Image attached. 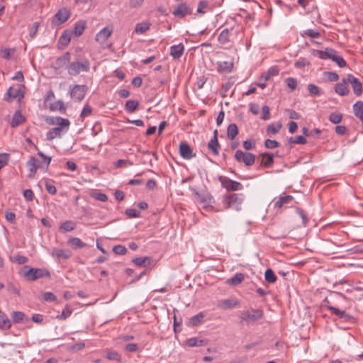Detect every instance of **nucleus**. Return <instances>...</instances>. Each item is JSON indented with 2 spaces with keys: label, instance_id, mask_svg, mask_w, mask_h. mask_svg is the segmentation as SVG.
Returning <instances> with one entry per match:
<instances>
[{
  "label": "nucleus",
  "instance_id": "1",
  "mask_svg": "<svg viewBox=\"0 0 363 363\" xmlns=\"http://www.w3.org/2000/svg\"><path fill=\"white\" fill-rule=\"evenodd\" d=\"M47 122L55 125L47 132V138L49 140L60 137L63 133H67L69 128L70 122L67 118L60 116L47 117Z\"/></svg>",
  "mask_w": 363,
  "mask_h": 363
},
{
  "label": "nucleus",
  "instance_id": "2",
  "mask_svg": "<svg viewBox=\"0 0 363 363\" xmlns=\"http://www.w3.org/2000/svg\"><path fill=\"white\" fill-rule=\"evenodd\" d=\"M244 195L242 194H226L222 197V203L226 209L232 208L236 211L241 210Z\"/></svg>",
  "mask_w": 363,
  "mask_h": 363
},
{
  "label": "nucleus",
  "instance_id": "3",
  "mask_svg": "<svg viewBox=\"0 0 363 363\" xmlns=\"http://www.w3.org/2000/svg\"><path fill=\"white\" fill-rule=\"evenodd\" d=\"M263 310L261 308H250L241 311L239 319L241 323L249 325L255 323L263 317Z\"/></svg>",
  "mask_w": 363,
  "mask_h": 363
},
{
  "label": "nucleus",
  "instance_id": "4",
  "mask_svg": "<svg viewBox=\"0 0 363 363\" xmlns=\"http://www.w3.org/2000/svg\"><path fill=\"white\" fill-rule=\"evenodd\" d=\"M318 57L322 60H332L335 62L340 67H345L346 66V62L344 58L339 55L337 52L332 48H326L325 50L318 51Z\"/></svg>",
  "mask_w": 363,
  "mask_h": 363
},
{
  "label": "nucleus",
  "instance_id": "5",
  "mask_svg": "<svg viewBox=\"0 0 363 363\" xmlns=\"http://www.w3.org/2000/svg\"><path fill=\"white\" fill-rule=\"evenodd\" d=\"M25 96V86L23 84L13 85L8 89L4 95V100L11 101L17 99L21 101Z\"/></svg>",
  "mask_w": 363,
  "mask_h": 363
},
{
  "label": "nucleus",
  "instance_id": "6",
  "mask_svg": "<svg viewBox=\"0 0 363 363\" xmlns=\"http://www.w3.org/2000/svg\"><path fill=\"white\" fill-rule=\"evenodd\" d=\"M191 189L197 202L203 205L204 208H212L211 205L214 203V199L208 192H199L196 189Z\"/></svg>",
  "mask_w": 363,
  "mask_h": 363
},
{
  "label": "nucleus",
  "instance_id": "7",
  "mask_svg": "<svg viewBox=\"0 0 363 363\" xmlns=\"http://www.w3.org/2000/svg\"><path fill=\"white\" fill-rule=\"evenodd\" d=\"M90 69V62L85 59L82 62H74L68 66V73L70 75H77L81 72H88Z\"/></svg>",
  "mask_w": 363,
  "mask_h": 363
},
{
  "label": "nucleus",
  "instance_id": "8",
  "mask_svg": "<svg viewBox=\"0 0 363 363\" xmlns=\"http://www.w3.org/2000/svg\"><path fill=\"white\" fill-rule=\"evenodd\" d=\"M235 160L239 162H243L246 166H252L255 161V155L250 152L238 150L235 154Z\"/></svg>",
  "mask_w": 363,
  "mask_h": 363
},
{
  "label": "nucleus",
  "instance_id": "9",
  "mask_svg": "<svg viewBox=\"0 0 363 363\" xmlns=\"http://www.w3.org/2000/svg\"><path fill=\"white\" fill-rule=\"evenodd\" d=\"M70 96L72 99L81 101L86 94V88L84 85L75 84L69 88Z\"/></svg>",
  "mask_w": 363,
  "mask_h": 363
},
{
  "label": "nucleus",
  "instance_id": "10",
  "mask_svg": "<svg viewBox=\"0 0 363 363\" xmlns=\"http://www.w3.org/2000/svg\"><path fill=\"white\" fill-rule=\"evenodd\" d=\"M70 11L66 8L60 9L54 16L52 20V24L54 26H59L65 23L69 17Z\"/></svg>",
  "mask_w": 363,
  "mask_h": 363
},
{
  "label": "nucleus",
  "instance_id": "11",
  "mask_svg": "<svg viewBox=\"0 0 363 363\" xmlns=\"http://www.w3.org/2000/svg\"><path fill=\"white\" fill-rule=\"evenodd\" d=\"M23 276L28 281H35L44 276V272L42 269L29 268L28 266L23 267Z\"/></svg>",
  "mask_w": 363,
  "mask_h": 363
},
{
  "label": "nucleus",
  "instance_id": "12",
  "mask_svg": "<svg viewBox=\"0 0 363 363\" xmlns=\"http://www.w3.org/2000/svg\"><path fill=\"white\" fill-rule=\"evenodd\" d=\"M220 182L222 187L228 191H239L243 189V186L241 183L226 177L220 178Z\"/></svg>",
  "mask_w": 363,
  "mask_h": 363
},
{
  "label": "nucleus",
  "instance_id": "13",
  "mask_svg": "<svg viewBox=\"0 0 363 363\" xmlns=\"http://www.w3.org/2000/svg\"><path fill=\"white\" fill-rule=\"evenodd\" d=\"M347 80L351 84L354 94L357 96H360L362 94V82L351 74L347 75Z\"/></svg>",
  "mask_w": 363,
  "mask_h": 363
},
{
  "label": "nucleus",
  "instance_id": "14",
  "mask_svg": "<svg viewBox=\"0 0 363 363\" xmlns=\"http://www.w3.org/2000/svg\"><path fill=\"white\" fill-rule=\"evenodd\" d=\"M294 199L291 195L280 196L274 202V208L279 210L282 207L292 206Z\"/></svg>",
  "mask_w": 363,
  "mask_h": 363
},
{
  "label": "nucleus",
  "instance_id": "15",
  "mask_svg": "<svg viewBox=\"0 0 363 363\" xmlns=\"http://www.w3.org/2000/svg\"><path fill=\"white\" fill-rule=\"evenodd\" d=\"M113 28L106 26L98 32L95 36V40L99 44H104L106 40L112 35Z\"/></svg>",
  "mask_w": 363,
  "mask_h": 363
},
{
  "label": "nucleus",
  "instance_id": "16",
  "mask_svg": "<svg viewBox=\"0 0 363 363\" xmlns=\"http://www.w3.org/2000/svg\"><path fill=\"white\" fill-rule=\"evenodd\" d=\"M349 82L347 80V77L341 80V82L337 83L335 85L334 91L335 92L341 96H347L349 92L350 89L348 88Z\"/></svg>",
  "mask_w": 363,
  "mask_h": 363
},
{
  "label": "nucleus",
  "instance_id": "17",
  "mask_svg": "<svg viewBox=\"0 0 363 363\" xmlns=\"http://www.w3.org/2000/svg\"><path fill=\"white\" fill-rule=\"evenodd\" d=\"M70 54L69 52H66L63 54L62 56L57 57L55 62L52 65V67L55 69H60L63 67H65L68 65L70 61Z\"/></svg>",
  "mask_w": 363,
  "mask_h": 363
},
{
  "label": "nucleus",
  "instance_id": "18",
  "mask_svg": "<svg viewBox=\"0 0 363 363\" xmlns=\"http://www.w3.org/2000/svg\"><path fill=\"white\" fill-rule=\"evenodd\" d=\"M191 10L190 7L184 2L180 4L173 11L174 16L184 18L186 15L190 14Z\"/></svg>",
  "mask_w": 363,
  "mask_h": 363
},
{
  "label": "nucleus",
  "instance_id": "19",
  "mask_svg": "<svg viewBox=\"0 0 363 363\" xmlns=\"http://www.w3.org/2000/svg\"><path fill=\"white\" fill-rule=\"evenodd\" d=\"M179 153L181 157L185 160H191L196 156L189 145L183 142L179 144Z\"/></svg>",
  "mask_w": 363,
  "mask_h": 363
},
{
  "label": "nucleus",
  "instance_id": "20",
  "mask_svg": "<svg viewBox=\"0 0 363 363\" xmlns=\"http://www.w3.org/2000/svg\"><path fill=\"white\" fill-rule=\"evenodd\" d=\"M239 305V301L235 298L221 300L218 302V306L222 309H230Z\"/></svg>",
  "mask_w": 363,
  "mask_h": 363
},
{
  "label": "nucleus",
  "instance_id": "21",
  "mask_svg": "<svg viewBox=\"0 0 363 363\" xmlns=\"http://www.w3.org/2000/svg\"><path fill=\"white\" fill-rule=\"evenodd\" d=\"M328 310L333 314L335 315L340 318L343 319L345 321H350L352 319H353V318L349 314H347L345 311H341L334 306H328Z\"/></svg>",
  "mask_w": 363,
  "mask_h": 363
},
{
  "label": "nucleus",
  "instance_id": "22",
  "mask_svg": "<svg viewBox=\"0 0 363 363\" xmlns=\"http://www.w3.org/2000/svg\"><path fill=\"white\" fill-rule=\"evenodd\" d=\"M184 51V46L182 43L174 45L170 47V55L174 59L180 58Z\"/></svg>",
  "mask_w": 363,
  "mask_h": 363
},
{
  "label": "nucleus",
  "instance_id": "23",
  "mask_svg": "<svg viewBox=\"0 0 363 363\" xmlns=\"http://www.w3.org/2000/svg\"><path fill=\"white\" fill-rule=\"evenodd\" d=\"M11 315L15 323H27L29 320L26 314L21 311H13Z\"/></svg>",
  "mask_w": 363,
  "mask_h": 363
},
{
  "label": "nucleus",
  "instance_id": "24",
  "mask_svg": "<svg viewBox=\"0 0 363 363\" xmlns=\"http://www.w3.org/2000/svg\"><path fill=\"white\" fill-rule=\"evenodd\" d=\"M86 21H79L75 23L74 30H72V35L75 37H79L84 33V30L86 28Z\"/></svg>",
  "mask_w": 363,
  "mask_h": 363
},
{
  "label": "nucleus",
  "instance_id": "25",
  "mask_svg": "<svg viewBox=\"0 0 363 363\" xmlns=\"http://www.w3.org/2000/svg\"><path fill=\"white\" fill-rule=\"evenodd\" d=\"M233 65L232 61H220L218 62V71L220 72H231Z\"/></svg>",
  "mask_w": 363,
  "mask_h": 363
},
{
  "label": "nucleus",
  "instance_id": "26",
  "mask_svg": "<svg viewBox=\"0 0 363 363\" xmlns=\"http://www.w3.org/2000/svg\"><path fill=\"white\" fill-rule=\"evenodd\" d=\"M72 32L70 30H66L63 32L62 35L60 37L58 43L60 45H61L63 47L67 46L72 38Z\"/></svg>",
  "mask_w": 363,
  "mask_h": 363
},
{
  "label": "nucleus",
  "instance_id": "27",
  "mask_svg": "<svg viewBox=\"0 0 363 363\" xmlns=\"http://www.w3.org/2000/svg\"><path fill=\"white\" fill-rule=\"evenodd\" d=\"M27 167L30 172V175L34 174L40 167V162L34 157H30L27 162Z\"/></svg>",
  "mask_w": 363,
  "mask_h": 363
},
{
  "label": "nucleus",
  "instance_id": "28",
  "mask_svg": "<svg viewBox=\"0 0 363 363\" xmlns=\"http://www.w3.org/2000/svg\"><path fill=\"white\" fill-rule=\"evenodd\" d=\"M207 344V340L198 337H191L186 340V345L189 347H201Z\"/></svg>",
  "mask_w": 363,
  "mask_h": 363
},
{
  "label": "nucleus",
  "instance_id": "29",
  "mask_svg": "<svg viewBox=\"0 0 363 363\" xmlns=\"http://www.w3.org/2000/svg\"><path fill=\"white\" fill-rule=\"evenodd\" d=\"M25 121V117L19 111H16L12 118L11 125L13 128L17 127Z\"/></svg>",
  "mask_w": 363,
  "mask_h": 363
},
{
  "label": "nucleus",
  "instance_id": "30",
  "mask_svg": "<svg viewBox=\"0 0 363 363\" xmlns=\"http://www.w3.org/2000/svg\"><path fill=\"white\" fill-rule=\"evenodd\" d=\"M219 147L220 145L216 137H213V138L208 143V149L211 152H212L213 155H218Z\"/></svg>",
  "mask_w": 363,
  "mask_h": 363
},
{
  "label": "nucleus",
  "instance_id": "31",
  "mask_svg": "<svg viewBox=\"0 0 363 363\" xmlns=\"http://www.w3.org/2000/svg\"><path fill=\"white\" fill-rule=\"evenodd\" d=\"M52 255L57 258H63L66 259L71 257L72 252L69 250L54 249Z\"/></svg>",
  "mask_w": 363,
  "mask_h": 363
},
{
  "label": "nucleus",
  "instance_id": "32",
  "mask_svg": "<svg viewBox=\"0 0 363 363\" xmlns=\"http://www.w3.org/2000/svg\"><path fill=\"white\" fill-rule=\"evenodd\" d=\"M353 112L356 117L363 121V101H359L353 105Z\"/></svg>",
  "mask_w": 363,
  "mask_h": 363
},
{
  "label": "nucleus",
  "instance_id": "33",
  "mask_svg": "<svg viewBox=\"0 0 363 363\" xmlns=\"http://www.w3.org/2000/svg\"><path fill=\"white\" fill-rule=\"evenodd\" d=\"M262 162L261 164L264 167H269L274 162V155L270 153H262Z\"/></svg>",
  "mask_w": 363,
  "mask_h": 363
},
{
  "label": "nucleus",
  "instance_id": "34",
  "mask_svg": "<svg viewBox=\"0 0 363 363\" xmlns=\"http://www.w3.org/2000/svg\"><path fill=\"white\" fill-rule=\"evenodd\" d=\"M11 323L7 315L0 310V329L8 330L11 328Z\"/></svg>",
  "mask_w": 363,
  "mask_h": 363
},
{
  "label": "nucleus",
  "instance_id": "35",
  "mask_svg": "<svg viewBox=\"0 0 363 363\" xmlns=\"http://www.w3.org/2000/svg\"><path fill=\"white\" fill-rule=\"evenodd\" d=\"M50 109L51 111H59L60 113H64L66 111V106L62 101L59 100L50 104Z\"/></svg>",
  "mask_w": 363,
  "mask_h": 363
},
{
  "label": "nucleus",
  "instance_id": "36",
  "mask_svg": "<svg viewBox=\"0 0 363 363\" xmlns=\"http://www.w3.org/2000/svg\"><path fill=\"white\" fill-rule=\"evenodd\" d=\"M244 274L242 273H237L230 279L227 280V283L230 285L237 286L244 280Z\"/></svg>",
  "mask_w": 363,
  "mask_h": 363
},
{
  "label": "nucleus",
  "instance_id": "37",
  "mask_svg": "<svg viewBox=\"0 0 363 363\" xmlns=\"http://www.w3.org/2000/svg\"><path fill=\"white\" fill-rule=\"evenodd\" d=\"M133 262L139 267L147 266L151 263V258L148 257H136L133 259Z\"/></svg>",
  "mask_w": 363,
  "mask_h": 363
},
{
  "label": "nucleus",
  "instance_id": "38",
  "mask_svg": "<svg viewBox=\"0 0 363 363\" xmlns=\"http://www.w3.org/2000/svg\"><path fill=\"white\" fill-rule=\"evenodd\" d=\"M279 74V69L276 67H270L266 73H264L260 77V80L264 82L269 80L271 77L276 76Z\"/></svg>",
  "mask_w": 363,
  "mask_h": 363
},
{
  "label": "nucleus",
  "instance_id": "39",
  "mask_svg": "<svg viewBox=\"0 0 363 363\" xmlns=\"http://www.w3.org/2000/svg\"><path fill=\"white\" fill-rule=\"evenodd\" d=\"M238 128L235 123H230L227 129V135L230 140H233L238 135Z\"/></svg>",
  "mask_w": 363,
  "mask_h": 363
},
{
  "label": "nucleus",
  "instance_id": "40",
  "mask_svg": "<svg viewBox=\"0 0 363 363\" xmlns=\"http://www.w3.org/2000/svg\"><path fill=\"white\" fill-rule=\"evenodd\" d=\"M139 102L136 100H128L125 105V109L129 113H133L138 108Z\"/></svg>",
  "mask_w": 363,
  "mask_h": 363
},
{
  "label": "nucleus",
  "instance_id": "41",
  "mask_svg": "<svg viewBox=\"0 0 363 363\" xmlns=\"http://www.w3.org/2000/svg\"><path fill=\"white\" fill-rule=\"evenodd\" d=\"M204 318V313L200 312L191 318L190 323L192 326H197L199 324L203 322Z\"/></svg>",
  "mask_w": 363,
  "mask_h": 363
},
{
  "label": "nucleus",
  "instance_id": "42",
  "mask_svg": "<svg viewBox=\"0 0 363 363\" xmlns=\"http://www.w3.org/2000/svg\"><path fill=\"white\" fill-rule=\"evenodd\" d=\"M265 280L269 284L276 282L277 277L272 269H267L264 272Z\"/></svg>",
  "mask_w": 363,
  "mask_h": 363
},
{
  "label": "nucleus",
  "instance_id": "43",
  "mask_svg": "<svg viewBox=\"0 0 363 363\" xmlns=\"http://www.w3.org/2000/svg\"><path fill=\"white\" fill-rule=\"evenodd\" d=\"M68 244L75 249L84 247L86 244L78 238H72L68 240Z\"/></svg>",
  "mask_w": 363,
  "mask_h": 363
},
{
  "label": "nucleus",
  "instance_id": "44",
  "mask_svg": "<svg viewBox=\"0 0 363 363\" xmlns=\"http://www.w3.org/2000/svg\"><path fill=\"white\" fill-rule=\"evenodd\" d=\"M230 33L228 29H224L218 36V41L222 45H225L229 42Z\"/></svg>",
  "mask_w": 363,
  "mask_h": 363
},
{
  "label": "nucleus",
  "instance_id": "45",
  "mask_svg": "<svg viewBox=\"0 0 363 363\" xmlns=\"http://www.w3.org/2000/svg\"><path fill=\"white\" fill-rule=\"evenodd\" d=\"M14 48H4L0 50L1 57L6 60H11L15 52Z\"/></svg>",
  "mask_w": 363,
  "mask_h": 363
},
{
  "label": "nucleus",
  "instance_id": "46",
  "mask_svg": "<svg viewBox=\"0 0 363 363\" xmlns=\"http://www.w3.org/2000/svg\"><path fill=\"white\" fill-rule=\"evenodd\" d=\"M75 224L71 220H67L62 223L60 227V229L64 232H69L75 228Z\"/></svg>",
  "mask_w": 363,
  "mask_h": 363
},
{
  "label": "nucleus",
  "instance_id": "47",
  "mask_svg": "<svg viewBox=\"0 0 363 363\" xmlns=\"http://www.w3.org/2000/svg\"><path fill=\"white\" fill-rule=\"evenodd\" d=\"M150 28V24L145 22L137 23L135 28V31L137 33L143 34Z\"/></svg>",
  "mask_w": 363,
  "mask_h": 363
},
{
  "label": "nucleus",
  "instance_id": "48",
  "mask_svg": "<svg viewBox=\"0 0 363 363\" xmlns=\"http://www.w3.org/2000/svg\"><path fill=\"white\" fill-rule=\"evenodd\" d=\"M301 36H308L311 38H318L320 36V33L318 30H315L313 29H307L306 30H303L301 33Z\"/></svg>",
  "mask_w": 363,
  "mask_h": 363
},
{
  "label": "nucleus",
  "instance_id": "49",
  "mask_svg": "<svg viewBox=\"0 0 363 363\" xmlns=\"http://www.w3.org/2000/svg\"><path fill=\"white\" fill-rule=\"evenodd\" d=\"M72 313V308L69 306L67 305L62 310V313L60 315H58L57 318L60 320H65L71 315Z\"/></svg>",
  "mask_w": 363,
  "mask_h": 363
},
{
  "label": "nucleus",
  "instance_id": "50",
  "mask_svg": "<svg viewBox=\"0 0 363 363\" xmlns=\"http://www.w3.org/2000/svg\"><path fill=\"white\" fill-rule=\"evenodd\" d=\"M308 92L313 96H320L322 94L320 89L313 84H309L307 86Z\"/></svg>",
  "mask_w": 363,
  "mask_h": 363
},
{
  "label": "nucleus",
  "instance_id": "51",
  "mask_svg": "<svg viewBox=\"0 0 363 363\" xmlns=\"http://www.w3.org/2000/svg\"><path fill=\"white\" fill-rule=\"evenodd\" d=\"M342 115L340 113L333 112L329 116V121L333 124H337L341 122Z\"/></svg>",
  "mask_w": 363,
  "mask_h": 363
},
{
  "label": "nucleus",
  "instance_id": "52",
  "mask_svg": "<svg viewBox=\"0 0 363 363\" xmlns=\"http://www.w3.org/2000/svg\"><path fill=\"white\" fill-rule=\"evenodd\" d=\"M28 259L26 257L18 255L11 257V262L17 263L18 264H26L28 262Z\"/></svg>",
  "mask_w": 363,
  "mask_h": 363
},
{
  "label": "nucleus",
  "instance_id": "53",
  "mask_svg": "<svg viewBox=\"0 0 363 363\" xmlns=\"http://www.w3.org/2000/svg\"><path fill=\"white\" fill-rule=\"evenodd\" d=\"M208 6V2L206 0H202L199 2L198 8H197V13L204 14L206 13V11L204 10Z\"/></svg>",
  "mask_w": 363,
  "mask_h": 363
},
{
  "label": "nucleus",
  "instance_id": "54",
  "mask_svg": "<svg viewBox=\"0 0 363 363\" xmlns=\"http://www.w3.org/2000/svg\"><path fill=\"white\" fill-rule=\"evenodd\" d=\"M291 144H306V139L302 135H298L296 138H291L289 140Z\"/></svg>",
  "mask_w": 363,
  "mask_h": 363
},
{
  "label": "nucleus",
  "instance_id": "55",
  "mask_svg": "<svg viewBox=\"0 0 363 363\" xmlns=\"http://www.w3.org/2000/svg\"><path fill=\"white\" fill-rule=\"evenodd\" d=\"M92 112V108L88 104L84 105L81 113H80V118L82 120H84V118L90 116Z\"/></svg>",
  "mask_w": 363,
  "mask_h": 363
},
{
  "label": "nucleus",
  "instance_id": "56",
  "mask_svg": "<svg viewBox=\"0 0 363 363\" xmlns=\"http://www.w3.org/2000/svg\"><path fill=\"white\" fill-rule=\"evenodd\" d=\"M281 128V124L274 125V124L272 123L267 126V133L276 134L279 131Z\"/></svg>",
  "mask_w": 363,
  "mask_h": 363
},
{
  "label": "nucleus",
  "instance_id": "57",
  "mask_svg": "<svg viewBox=\"0 0 363 363\" xmlns=\"http://www.w3.org/2000/svg\"><path fill=\"white\" fill-rule=\"evenodd\" d=\"M106 358L110 360L121 361L120 354L116 351H109L106 353Z\"/></svg>",
  "mask_w": 363,
  "mask_h": 363
},
{
  "label": "nucleus",
  "instance_id": "58",
  "mask_svg": "<svg viewBox=\"0 0 363 363\" xmlns=\"http://www.w3.org/2000/svg\"><path fill=\"white\" fill-rule=\"evenodd\" d=\"M113 251L116 255H123L127 252V249L123 245H118L113 247Z\"/></svg>",
  "mask_w": 363,
  "mask_h": 363
},
{
  "label": "nucleus",
  "instance_id": "59",
  "mask_svg": "<svg viewBox=\"0 0 363 363\" xmlns=\"http://www.w3.org/2000/svg\"><path fill=\"white\" fill-rule=\"evenodd\" d=\"M264 145L267 148L274 149L279 146V142L275 140L267 139L264 142Z\"/></svg>",
  "mask_w": 363,
  "mask_h": 363
},
{
  "label": "nucleus",
  "instance_id": "60",
  "mask_svg": "<svg viewBox=\"0 0 363 363\" xmlns=\"http://www.w3.org/2000/svg\"><path fill=\"white\" fill-rule=\"evenodd\" d=\"M91 196L92 198L95 199L96 200H98V201H100L102 202H105L108 200V196H106V194H105L104 193H93L91 194Z\"/></svg>",
  "mask_w": 363,
  "mask_h": 363
},
{
  "label": "nucleus",
  "instance_id": "61",
  "mask_svg": "<svg viewBox=\"0 0 363 363\" xmlns=\"http://www.w3.org/2000/svg\"><path fill=\"white\" fill-rule=\"evenodd\" d=\"M286 85L291 90H294L297 86V80L293 77H289L286 79Z\"/></svg>",
  "mask_w": 363,
  "mask_h": 363
},
{
  "label": "nucleus",
  "instance_id": "62",
  "mask_svg": "<svg viewBox=\"0 0 363 363\" xmlns=\"http://www.w3.org/2000/svg\"><path fill=\"white\" fill-rule=\"evenodd\" d=\"M270 118V109L268 106H264L262 107V116L261 119L264 121L269 120Z\"/></svg>",
  "mask_w": 363,
  "mask_h": 363
},
{
  "label": "nucleus",
  "instance_id": "63",
  "mask_svg": "<svg viewBox=\"0 0 363 363\" xmlns=\"http://www.w3.org/2000/svg\"><path fill=\"white\" fill-rule=\"evenodd\" d=\"M125 214L130 218H138L140 216V212L134 208H127Z\"/></svg>",
  "mask_w": 363,
  "mask_h": 363
},
{
  "label": "nucleus",
  "instance_id": "64",
  "mask_svg": "<svg viewBox=\"0 0 363 363\" xmlns=\"http://www.w3.org/2000/svg\"><path fill=\"white\" fill-rule=\"evenodd\" d=\"M325 75L330 82H336L339 79V75L335 72H325Z\"/></svg>",
  "mask_w": 363,
  "mask_h": 363
}]
</instances>
